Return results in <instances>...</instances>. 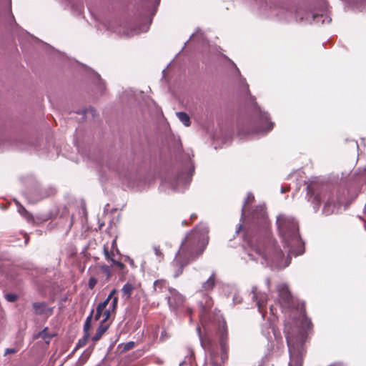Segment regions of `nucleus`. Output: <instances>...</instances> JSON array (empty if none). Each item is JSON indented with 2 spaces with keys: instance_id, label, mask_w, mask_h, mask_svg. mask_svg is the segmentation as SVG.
<instances>
[{
  "instance_id": "obj_36",
  "label": "nucleus",
  "mask_w": 366,
  "mask_h": 366,
  "mask_svg": "<svg viewBox=\"0 0 366 366\" xmlns=\"http://www.w3.org/2000/svg\"><path fill=\"white\" fill-rule=\"evenodd\" d=\"M134 347V342H129L126 344L124 348L127 350H130Z\"/></svg>"
},
{
  "instance_id": "obj_49",
  "label": "nucleus",
  "mask_w": 366,
  "mask_h": 366,
  "mask_svg": "<svg viewBox=\"0 0 366 366\" xmlns=\"http://www.w3.org/2000/svg\"><path fill=\"white\" fill-rule=\"evenodd\" d=\"M327 21L330 23L331 21V19H329Z\"/></svg>"
},
{
  "instance_id": "obj_17",
  "label": "nucleus",
  "mask_w": 366,
  "mask_h": 366,
  "mask_svg": "<svg viewBox=\"0 0 366 366\" xmlns=\"http://www.w3.org/2000/svg\"><path fill=\"white\" fill-rule=\"evenodd\" d=\"M33 309L36 315H43L49 309L47 308L46 304L42 302H34L33 304Z\"/></svg>"
},
{
  "instance_id": "obj_34",
  "label": "nucleus",
  "mask_w": 366,
  "mask_h": 366,
  "mask_svg": "<svg viewBox=\"0 0 366 366\" xmlns=\"http://www.w3.org/2000/svg\"><path fill=\"white\" fill-rule=\"evenodd\" d=\"M18 212L22 215V216H24L26 217V214H28L27 213V211L26 210V209L21 206V205H18Z\"/></svg>"
},
{
  "instance_id": "obj_39",
  "label": "nucleus",
  "mask_w": 366,
  "mask_h": 366,
  "mask_svg": "<svg viewBox=\"0 0 366 366\" xmlns=\"http://www.w3.org/2000/svg\"><path fill=\"white\" fill-rule=\"evenodd\" d=\"M307 192L308 193L311 192L312 190V187L311 184H309L307 187Z\"/></svg>"
},
{
  "instance_id": "obj_48",
  "label": "nucleus",
  "mask_w": 366,
  "mask_h": 366,
  "mask_svg": "<svg viewBox=\"0 0 366 366\" xmlns=\"http://www.w3.org/2000/svg\"><path fill=\"white\" fill-rule=\"evenodd\" d=\"M354 143H355V146H356L357 147H358V144H357V143L356 142H354Z\"/></svg>"
},
{
  "instance_id": "obj_22",
  "label": "nucleus",
  "mask_w": 366,
  "mask_h": 366,
  "mask_svg": "<svg viewBox=\"0 0 366 366\" xmlns=\"http://www.w3.org/2000/svg\"><path fill=\"white\" fill-rule=\"evenodd\" d=\"M53 335H49L48 333V328L45 327L43 330L39 332L38 335L35 336L36 338L41 337L45 340L46 342H49Z\"/></svg>"
},
{
  "instance_id": "obj_6",
  "label": "nucleus",
  "mask_w": 366,
  "mask_h": 366,
  "mask_svg": "<svg viewBox=\"0 0 366 366\" xmlns=\"http://www.w3.org/2000/svg\"><path fill=\"white\" fill-rule=\"evenodd\" d=\"M342 199L332 192L331 191H325L324 192L316 194L312 200L314 209L316 211L319 209L320 203L324 202L322 213L325 215H330L338 210Z\"/></svg>"
},
{
  "instance_id": "obj_38",
  "label": "nucleus",
  "mask_w": 366,
  "mask_h": 366,
  "mask_svg": "<svg viewBox=\"0 0 366 366\" xmlns=\"http://www.w3.org/2000/svg\"><path fill=\"white\" fill-rule=\"evenodd\" d=\"M243 89H244L245 92L249 94L248 84L245 82L243 84Z\"/></svg>"
},
{
  "instance_id": "obj_14",
  "label": "nucleus",
  "mask_w": 366,
  "mask_h": 366,
  "mask_svg": "<svg viewBox=\"0 0 366 366\" xmlns=\"http://www.w3.org/2000/svg\"><path fill=\"white\" fill-rule=\"evenodd\" d=\"M312 16V20H315L317 18V15L312 13L311 11H308L307 10H304L302 9H298L296 11L295 18L296 19H299L300 21L306 20L310 21V16Z\"/></svg>"
},
{
  "instance_id": "obj_25",
  "label": "nucleus",
  "mask_w": 366,
  "mask_h": 366,
  "mask_svg": "<svg viewBox=\"0 0 366 366\" xmlns=\"http://www.w3.org/2000/svg\"><path fill=\"white\" fill-rule=\"evenodd\" d=\"M106 302H100L97 307V312L94 316L95 320H99L103 315L104 310L106 308Z\"/></svg>"
},
{
  "instance_id": "obj_31",
  "label": "nucleus",
  "mask_w": 366,
  "mask_h": 366,
  "mask_svg": "<svg viewBox=\"0 0 366 366\" xmlns=\"http://www.w3.org/2000/svg\"><path fill=\"white\" fill-rule=\"evenodd\" d=\"M97 283V279L94 277H91L89 280L88 286L90 289H93Z\"/></svg>"
},
{
  "instance_id": "obj_11",
  "label": "nucleus",
  "mask_w": 366,
  "mask_h": 366,
  "mask_svg": "<svg viewBox=\"0 0 366 366\" xmlns=\"http://www.w3.org/2000/svg\"><path fill=\"white\" fill-rule=\"evenodd\" d=\"M252 298L253 301L256 302V305L258 307V310L260 313H262V317H264V315L263 312V309L266 306L267 302V295L264 292H257L256 287H252Z\"/></svg>"
},
{
  "instance_id": "obj_4",
  "label": "nucleus",
  "mask_w": 366,
  "mask_h": 366,
  "mask_svg": "<svg viewBox=\"0 0 366 366\" xmlns=\"http://www.w3.org/2000/svg\"><path fill=\"white\" fill-rule=\"evenodd\" d=\"M280 236L289 256H297L304 253V243L299 234L297 222L292 216L280 214L277 217Z\"/></svg>"
},
{
  "instance_id": "obj_19",
  "label": "nucleus",
  "mask_w": 366,
  "mask_h": 366,
  "mask_svg": "<svg viewBox=\"0 0 366 366\" xmlns=\"http://www.w3.org/2000/svg\"><path fill=\"white\" fill-rule=\"evenodd\" d=\"M94 310H92L90 315L86 317V321L84 325V337L86 340L89 337V331L92 327L91 322L92 318L93 315Z\"/></svg>"
},
{
  "instance_id": "obj_18",
  "label": "nucleus",
  "mask_w": 366,
  "mask_h": 366,
  "mask_svg": "<svg viewBox=\"0 0 366 366\" xmlns=\"http://www.w3.org/2000/svg\"><path fill=\"white\" fill-rule=\"evenodd\" d=\"M108 327L109 326L107 324H103V322H101L96 331L95 335L92 337V340L94 342H97L100 340L103 334L107 330Z\"/></svg>"
},
{
  "instance_id": "obj_46",
  "label": "nucleus",
  "mask_w": 366,
  "mask_h": 366,
  "mask_svg": "<svg viewBox=\"0 0 366 366\" xmlns=\"http://www.w3.org/2000/svg\"><path fill=\"white\" fill-rule=\"evenodd\" d=\"M286 191H287V189H285L284 188H282V190H281L282 193H284V192H285Z\"/></svg>"
},
{
  "instance_id": "obj_26",
  "label": "nucleus",
  "mask_w": 366,
  "mask_h": 366,
  "mask_svg": "<svg viewBox=\"0 0 366 366\" xmlns=\"http://www.w3.org/2000/svg\"><path fill=\"white\" fill-rule=\"evenodd\" d=\"M111 307H109V309H104V312H103V315H102V320L101 321V322H103V324H106V322L110 318V316H111V310H110Z\"/></svg>"
},
{
  "instance_id": "obj_12",
  "label": "nucleus",
  "mask_w": 366,
  "mask_h": 366,
  "mask_svg": "<svg viewBox=\"0 0 366 366\" xmlns=\"http://www.w3.org/2000/svg\"><path fill=\"white\" fill-rule=\"evenodd\" d=\"M94 274L104 282H107L112 276L110 267L106 264H98L92 268Z\"/></svg>"
},
{
  "instance_id": "obj_32",
  "label": "nucleus",
  "mask_w": 366,
  "mask_h": 366,
  "mask_svg": "<svg viewBox=\"0 0 366 366\" xmlns=\"http://www.w3.org/2000/svg\"><path fill=\"white\" fill-rule=\"evenodd\" d=\"M154 253L156 254V256L159 259V260L160 261L162 258V253L159 249V247H154Z\"/></svg>"
},
{
  "instance_id": "obj_9",
  "label": "nucleus",
  "mask_w": 366,
  "mask_h": 366,
  "mask_svg": "<svg viewBox=\"0 0 366 366\" xmlns=\"http://www.w3.org/2000/svg\"><path fill=\"white\" fill-rule=\"evenodd\" d=\"M199 305L201 310V312L199 315L200 322L204 330L206 331L207 312L212 307L213 301L211 299V297L208 295V294L204 293L202 296V300L199 302Z\"/></svg>"
},
{
  "instance_id": "obj_47",
  "label": "nucleus",
  "mask_w": 366,
  "mask_h": 366,
  "mask_svg": "<svg viewBox=\"0 0 366 366\" xmlns=\"http://www.w3.org/2000/svg\"><path fill=\"white\" fill-rule=\"evenodd\" d=\"M115 244H116V241H115V240H113V242H112V246H114Z\"/></svg>"
},
{
  "instance_id": "obj_33",
  "label": "nucleus",
  "mask_w": 366,
  "mask_h": 366,
  "mask_svg": "<svg viewBox=\"0 0 366 366\" xmlns=\"http://www.w3.org/2000/svg\"><path fill=\"white\" fill-rule=\"evenodd\" d=\"M19 351V349L17 348H6L4 351V355H9V354H14Z\"/></svg>"
},
{
  "instance_id": "obj_3",
  "label": "nucleus",
  "mask_w": 366,
  "mask_h": 366,
  "mask_svg": "<svg viewBox=\"0 0 366 366\" xmlns=\"http://www.w3.org/2000/svg\"><path fill=\"white\" fill-rule=\"evenodd\" d=\"M207 233V226L205 224H201L186 236L174 261V264H177L179 266L175 277L182 272L185 265L204 252L208 243Z\"/></svg>"
},
{
  "instance_id": "obj_21",
  "label": "nucleus",
  "mask_w": 366,
  "mask_h": 366,
  "mask_svg": "<svg viewBox=\"0 0 366 366\" xmlns=\"http://www.w3.org/2000/svg\"><path fill=\"white\" fill-rule=\"evenodd\" d=\"M133 290L134 287L132 284L129 282L126 283L122 288L123 297H126L127 299L131 297Z\"/></svg>"
},
{
  "instance_id": "obj_24",
  "label": "nucleus",
  "mask_w": 366,
  "mask_h": 366,
  "mask_svg": "<svg viewBox=\"0 0 366 366\" xmlns=\"http://www.w3.org/2000/svg\"><path fill=\"white\" fill-rule=\"evenodd\" d=\"M111 300H112V302L110 305V307L114 311V310H115L117 305L118 298L117 297L112 296V295L109 294L107 299L104 301H103L102 302H106V306H107Z\"/></svg>"
},
{
  "instance_id": "obj_50",
  "label": "nucleus",
  "mask_w": 366,
  "mask_h": 366,
  "mask_svg": "<svg viewBox=\"0 0 366 366\" xmlns=\"http://www.w3.org/2000/svg\"><path fill=\"white\" fill-rule=\"evenodd\" d=\"M194 34H192V36H191V39L194 38Z\"/></svg>"
},
{
  "instance_id": "obj_45",
  "label": "nucleus",
  "mask_w": 366,
  "mask_h": 366,
  "mask_svg": "<svg viewBox=\"0 0 366 366\" xmlns=\"http://www.w3.org/2000/svg\"><path fill=\"white\" fill-rule=\"evenodd\" d=\"M129 263L132 266H134V261L132 259L129 260Z\"/></svg>"
},
{
  "instance_id": "obj_1",
  "label": "nucleus",
  "mask_w": 366,
  "mask_h": 366,
  "mask_svg": "<svg viewBox=\"0 0 366 366\" xmlns=\"http://www.w3.org/2000/svg\"><path fill=\"white\" fill-rule=\"evenodd\" d=\"M277 290L282 309L291 310L284 330L290 353L289 366H302L304 343L312 326L311 321L305 316L303 304L295 301L286 284L278 285Z\"/></svg>"
},
{
  "instance_id": "obj_8",
  "label": "nucleus",
  "mask_w": 366,
  "mask_h": 366,
  "mask_svg": "<svg viewBox=\"0 0 366 366\" xmlns=\"http://www.w3.org/2000/svg\"><path fill=\"white\" fill-rule=\"evenodd\" d=\"M194 170V166L190 164L188 169L185 172H181V173L177 175L174 182L171 183L172 187L178 191L184 189L190 183Z\"/></svg>"
},
{
  "instance_id": "obj_10",
  "label": "nucleus",
  "mask_w": 366,
  "mask_h": 366,
  "mask_svg": "<svg viewBox=\"0 0 366 366\" xmlns=\"http://www.w3.org/2000/svg\"><path fill=\"white\" fill-rule=\"evenodd\" d=\"M166 299L169 307L174 310L180 307L184 301V297L173 288H169Z\"/></svg>"
},
{
  "instance_id": "obj_35",
  "label": "nucleus",
  "mask_w": 366,
  "mask_h": 366,
  "mask_svg": "<svg viewBox=\"0 0 366 366\" xmlns=\"http://www.w3.org/2000/svg\"><path fill=\"white\" fill-rule=\"evenodd\" d=\"M112 263L114 265L118 267L120 269H123L124 268V264L119 261H116L115 259H112Z\"/></svg>"
},
{
  "instance_id": "obj_43",
  "label": "nucleus",
  "mask_w": 366,
  "mask_h": 366,
  "mask_svg": "<svg viewBox=\"0 0 366 366\" xmlns=\"http://www.w3.org/2000/svg\"><path fill=\"white\" fill-rule=\"evenodd\" d=\"M330 366H342V365L340 363H335V364L330 365Z\"/></svg>"
},
{
  "instance_id": "obj_20",
  "label": "nucleus",
  "mask_w": 366,
  "mask_h": 366,
  "mask_svg": "<svg viewBox=\"0 0 366 366\" xmlns=\"http://www.w3.org/2000/svg\"><path fill=\"white\" fill-rule=\"evenodd\" d=\"M176 115L179 120L185 126L189 127L191 124L190 118L189 115L183 112H179L176 113Z\"/></svg>"
},
{
  "instance_id": "obj_44",
  "label": "nucleus",
  "mask_w": 366,
  "mask_h": 366,
  "mask_svg": "<svg viewBox=\"0 0 366 366\" xmlns=\"http://www.w3.org/2000/svg\"><path fill=\"white\" fill-rule=\"evenodd\" d=\"M95 76H96L97 79L99 81H101V79H100V76H99V74H95Z\"/></svg>"
},
{
  "instance_id": "obj_28",
  "label": "nucleus",
  "mask_w": 366,
  "mask_h": 366,
  "mask_svg": "<svg viewBox=\"0 0 366 366\" xmlns=\"http://www.w3.org/2000/svg\"><path fill=\"white\" fill-rule=\"evenodd\" d=\"M254 195L252 193H248L247 198L245 199L244 204L242 208V217L243 216L244 210V208L246 207V204L248 202H252L254 200Z\"/></svg>"
},
{
  "instance_id": "obj_37",
  "label": "nucleus",
  "mask_w": 366,
  "mask_h": 366,
  "mask_svg": "<svg viewBox=\"0 0 366 366\" xmlns=\"http://www.w3.org/2000/svg\"><path fill=\"white\" fill-rule=\"evenodd\" d=\"M167 332L165 330H163L161 333V335H160V340L162 341H164L167 339Z\"/></svg>"
},
{
  "instance_id": "obj_27",
  "label": "nucleus",
  "mask_w": 366,
  "mask_h": 366,
  "mask_svg": "<svg viewBox=\"0 0 366 366\" xmlns=\"http://www.w3.org/2000/svg\"><path fill=\"white\" fill-rule=\"evenodd\" d=\"M83 114L85 118H87L89 115L92 117H94L96 115V110L94 108H89L83 111Z\"/></svg>"
},
{
  "instance_id": "obj_7",
  "label": "nucleus",
  "mask_w": 366,
  "mask_h": 366,
  "mask_svg": "<svg viewBox=\"0 0 366 366\" xmlns=\"http://www.w3.org/2000/svg\"><path fill=\"white\" fill-rule=\"evenodd\" d=\"M252 104L254 108V113L257 116V133H267L271 131L273 129L274 123L272 122L269 121V115L267 112H262L261 109L257 106V103L254 102V98L250 97Z\"/></svg>"
},
{
  "instance_id": "obj_42",
  "label": "nucleus",
  "mask_w": 366,
  "mask_h": 366,
  "mask_svg": "<svg viewBox=\"0 0 366 366\" xmlns=\"http://www.w3.org/2000/svg\"><path fill=\"white\" fill-rule=\"evenodd\" d=\"M266 284H267V287H269V284H270V280H269V278L266 279Z\"/></svg>"
},
{
  "instance_id": "obj_41",
  "label": "nucleus",
  "mask_w": 366,
  "mask_h": 366,
  "mask_svg": "<svg viewBox=\"0 0 366 366\" xmlns=\"http://www.w3.org/2000/svg\"><path fill=\"white\" fill-rule=\"evenodd\" d=\"M232 65L234 66V69H235L236 72L237 73V74H239V69L237 68V66L234 65V63H232Z\"/></svg>"
},
{
  "instance_id": "obj_23",
  "label": "nucleus",
  "mask_w": 366,
  "mask_h": 366,
  "mask_svg": "<svg viewBox=\"0 0 366 366\" xmlns=\"http://www.w3.org/2000/svg\"><path fill=\"white\" fill-rule=\"evenodd\" d=\"M194 352L192 350L189 349L187 355L184 357V360L179 363V366H183L184 365H191L193 361Z\"/></svg>"
},
{
  "instance_id": "obj_13",
  "label": "nucleus",
  "mask_w": 366,
  "mask_h": 366,
  "mask_svg": "<svg viewBox=\"0 0 366 366\" xmlns=\"http://www.w3.org/2000/svg\"><path fill=\"white\" fill-rule=\"evenodd\" d=\"M116 24H117L116 22L112 21V22H109L108 24H105L104 26L109 31L117 33L119 34H123V35H125L127 36H131V35H133V34H136L138 33V31H136V30L135 31H131L129 33V32H126L124 30L122 29L121 26H117Z\"/></svg>"
},
{
  "instance_id": "obj_40",
  "label": "nucleus",
  "mask_w": 366,
  "mask_h": 366,
  "mask_svg": "<svg viewBox=\"0 0 366 366\" xmlns=\"http://www.w3.org/2000/svg\"><path fill=\"white\" fill-rule=\"evenodd\" d=\"M116 293H117V290H116V289H113V290L110 292L109 295H112V296H114V295H115Z\"/></svg>"
},
{
  "instance_id": "obj_30",
  "label": "nucleus",
  "mask_w": 366,
  "mask_h": 366,
  "mask_svg": "<svg viewBox=\"0 0 366 366\" xmlns=\"http://www.w3.org/2000/svg\"><path fill=\"white\" fill-rule=\"evenodd\" d=\"M103 252H104L106 259L111 260L112 262V259H114L113 258L114 254L112 252H109L106 246L104 247Z\"/></svg>"
},
{
  "instance_id": "obj_16",
  "label": "nucleus",
  "mask_w": 366,
  "mask_h": 366,
  "mask_svg": "<svg viewBox=\"0 0 366 366\" xmlns=\"http://www.w3.org/2000/svg\"><path fill=\"white\" fill-rule=\"evenodd\" d=\"M154 290L156 292H164L166 290L169 291V287L165 280H158L154 282Z\"/></svg>"
},
{
  "instance_id": "obj_29",
  "label": "nucleus",
  "mask_w": 366,
  "mask_h": 366,
  "mask_svg": "<svg viewBox=\"0 0 366 366\" xmlns=\"http://www.w3.org/2000/svg\"><path fill=\"white\" fill-rule=\"evenodd\" d=\"M4 297L9 302H14L18 299V296L14 293L6 294Z\"/></svg>"
},
{
  "instance_id": "obj_15",
  "label": "nucleus",
  "mask_w": 366,
  "mask_h": 366,
  "mask_svg": "<svg viewBox=\"0 0 366 366\" xmlns=\"http://www.w3.org/2000/svg\"><path fill=\"white\" fill-rule=\"evenodd\" d=\"M215 286V274L212 273L207 280L204 282L202 285V290L204 292H209L213 290Z\"/></svg>"
},
{
  "instance_id": "obj_51",
  "label": "nucleus",
  "mask_w": 366,
  "mask_h": 366,
  "mask_svg": "<svg viewBox=\"0 0 366 366\" xmlns=\"http://www.w3.org/2000/svg\"><path fill=\"white\" fill-rule=\"evenodd\" d=\"M241 227H242V225L240 224V225L239 226V229H241Z\"/></svg>"
},
{
  "instance_id": "obj_2",
  "label": "nucleus",
  "mask_w": 366,
  "mask_h": 366,
  "mask_svg": "<svg viewBox=\"0 0 366 366\" xmlns=\"http://www.w3.org/2000/svg\"><path fill=\"white\" fill-rule=\"evenodd\" d=\"M252 219L259 227L258 231L247 232L245 238L249 247L261 258V263L277 268H284L290 264L286 260L283 264L282 250L275 246L270 236L267 212L264 205L257 206L252 214Z\"/></svg>"
},
{
  "instance_id": "obj_5",
  "label": "nucleus",
  "mask_w": 366,
  "mask_h": 366,
  "mask_svg": "<svg viewBox=\"0 0 366 366\" xmlns=\"http://www.w3.org/2000/svg\"><path fill=\"white\" fill-rule=\"evenodd\" d=\"M197 331L202 347L204 350L208 351L210 355V360L206 364V366H221L220 361L224 362L228 358L227 330L225 321L222 320L219 322L217 330L219 347L214 346L207 337L202 336L199 326L197 327Z\"/></svg>"
}]
</instances>
